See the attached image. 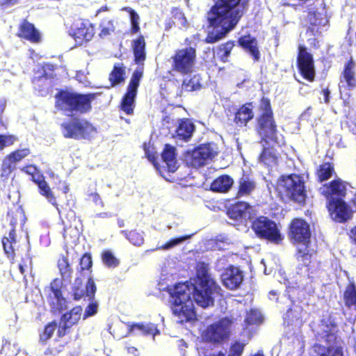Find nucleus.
Wrapping results in <instances>:
<instances>
[{
	"label": "nucleus",
	"mask_w": 356,
	"mask_h": 356,
	"mask_svg": "<svg viewBox=\"0 0 356 356\" xmlns=\"http://www.w3.org/2000/svg\"><path fill=\"white\" fill-rule=\"evenodd\" d=\"M220 287L209 273L208 264L198 262L196 265V277L194 283H179L170 289L173 314L178 321H192L195 319L193 300L202 307H207L213 303V296Z\"/></svg>",
	"instance_id": "f257e3e1"
},
{
	"label": "nucleus",
	"mask_w": 356,
	"mask_h": 356,
	"mask_svg": "<svg viewBox=\"0 0 356 356\" xmlns=\"http://www.w3.org/2000/svg\"><path fill=\"white\" fill-rule=\"evenodd\" d=\"M243 6L232 5L229 0H218L207 13V20L214 32L209 35L208 42H215L224 37L238 23L243 14Z\"/></svg>",
	"instance_id": "f03ea898"
},
{
	"label": "nucleus",
	"mask_w": 356,
	"mask_h": 356,
	"mask_svg": "<svg viewBox=\"0 0 356 356\" xmlns=\"http://www.w3.org/2000/svg\"><path fill=\"white\" fill-rule=\"evenodd\" d=\"M93 95H79L60 92L56 97V107L66 112L86 113L90 110Z\"/></svg>",
	"instance_id": "7ed1b4c3"
},
{
	"label": "nucleus",
	"mask_w": 356,
	"mask_h": 356,
	"mask_svg": "<svg viewBox=\"0 0 356 356\" xmlns=\"http://www.w3.org/2000/svg\"><path fill=\"white\" fill-rule=\"evenodd\" d=\"M277 190L281 193L298 203H302L305 199V180L302 175L292 174L282 176L277 182Z\"/></svg>",
	"instance_id": "20e7f679"
},
{
	"label": "nucleus",
	"mask_w": 356,
	"mask_h": 356,
	"mask_svg": "<svg viewBox=\"0 0 356 356\" xmlns=\"http://www.w3.org/2000/svg\"><path fill=\"white\" fill-rule=\"evenodd\" d=\"M291 234L295 242L300 243L302 248L298 247V259L305 266H308L311 255L308 254L307 245L310 238V231L308 224L303 220L296 219L292 222Z\"/></svg>",
	"instance_id": "39448f33"
},
{
	"label": "nucleus",
	"mask_w": 356,
	"mask_h": 356,
	"mask_svg": "<svg viewBox=\"0 0 356 356\" xmlns=\"http://www.w3.org/2000/svg\"><path fill=\"white\" fill-rule=\"evenodd\" d=\"M233 321L225 317L208 326L202 332L203 340L214 343H220L229 338Z\"/></svg>",
	"instance_id": "423d86ee"
},
{
	"label": "nucleus",
	"mask_w": 356,
	"mask_h": 356,
	"mask_svg": "<svg viewBox=\"0 0 356 356\" xmlns=\"http://www.w3.org/2000/svg\"><path fill=\"white\" fill-rule=\"evenodd\" d=\"M218 147L214 143L202 145L187 152L185 161L189 166L200 168L205 165L218 154Z\"/></svg>",
	"instance_id": "0eeeda50"
},
{
	"label": "nucleus",
	"mask_w": 356,
	"mask_h": 356,
	"mask_svg": "<svg viewBox=\"0 0 356 356\" xmlns=\"http://www.w3.org/2000/svg\"><path fill=\"white\" fill-rule=\"evenodd\" d=\"M252 229L257 236L276 243L283 238L276 223L265 216L254 219Z\"/></svg>",
	"instance_id": "6e6552de"
},
{
	"label": "nucleus",
	"mask_w": 356,
	"mask_h": 356,
	"mask_svg": "<svg viewBox=\"0 0 356 356\" xmlns=\"http://www.w3.org/2000/svg\"><path fill=\"white\" fill-rule=\"evenodd\" d=\"M172 69L181 74L193 72L196 62V51L189 47L178 49L172 56Z\"/></svg>",
	"instance_id": "1a4fd4ad"
},
{
	"label": "nucleus",
	"mask_w": 356,
	"mask_h": 356,
	"mask_svg": "<svg viewBox=\"0 0 356 356\" xmlns=\"http://www.w3.org/2000/svg\"><path fill=\"white\" fill-rule=\"evenodd\" d=\"M62 132L65 138L81 139L92 136L96 130L86 120L75 119L63 123L62 124Z\"/></svg>",
	"instance_id": "9d476101"
},
{
	"label": "nucleus",
	"mask_w": 356,
	"mask_h": 356,
	"mask_svg": "<svg viewBox=\"0 0 356 356\" xmlns=\"http://www.w3.org/2000/svg\"><path fill=\"white\" fill-rule=\"evenodd\" d=\"M265 111L259 120V134L265 140H269L275 144L280 145L281 140L279 139L276 127L273 120L272 111H270L269 103L265 104Z\"/></svg>",
	"instance_id": "9b49d317"
},
{
	"label": "nucleus",
	"mask_w": 356,
	"mask_h": 356,
	"mask_svg": "<svg viewBox=\"0 0 356 356\" xmlns=\"http://www.w3.org/2000/svg\"><path fill=\"white\" fill-rule=\"evenodd\" d=\"M328 209L332 219L339 222L346 221L352 215L351 209L341 198L332 197L329 202Z\"/></svg>",
	"instance_id": "f8f14e48"
},
{
	"label": "nucleus",
	"mask_w": 356,
	"mask_h": 356,
	"mask_svg": "<svg viewBox=\"0 0 356 356\" xmlns=\"http://www.w3.org/2000/svg\"><path fill=\"white\" fill-rule=\"evenodd\" d=\"M298 64L303 77L310 81H313L315 75L313 58L303 47H299Z\"/></svg>",
	"instance_id": "ddd939ff"
},
{
	"label": "nucleus",
	"mask_w": 356,
	"mask_h": 356,
	"mask_svg": "<svg viewBox=\"0 0 356 356\" xmlns=\"http://www.w3.org/2000/svg\"><path fill=\"white\" fill-rule=\"evenodd\" d=\"M29 148L17 149L8 154L2 163V177H8L15 168V164L22 161L30 154Z\"/></svg>",
	"instance_id": "4468645a"
},
{
	"label": "nucleus",
	"mask_w": 356,
	"mask_h": 356,
	"mask_svg": "<svg viewBox=\"0 0 356 356\" xmlns=\"http://www.w3.org/2000/svg\"><path fill=\"white\" fill-rule=\"evenodd\" d=\"M221 279L226 288L234 290L237 289L243 281L242 272L238 268L231 266L225 269Z\"/></svg>",
	"instance_id": "2eb2a0df"
},
{
	"label": "nucleus",
	"mask_w": 356,
	"mask_h": 356,
	"mask_svg": "<svg viewBox=\"0 0 356 356\" xmlns=\"http://www.w3.org/2000/svg\"><path fill=\"white\" fill-rule=\"evenodd\" d=\"M73 291L75 300H79L81 298L86 296L90 300L93 298L96 292L95 282L92 278H89L86 285L84 286L82 285L81 280L77 278L75 280L74 284Z\"/></svg>",
	"instance_id": "dca6fc26"
},
{
	"label": "nucleus",
	"mask_w": 356,
	"mask_h": 356,
	"mask_svg": "<svg viewBox=\"0 0 356 356\" xmlns=\"http://www.w3.org/2000/svg\"><path fill=\"white\" fill-rule=\"evenodd\" d=\"M82 309L81 307H75L69 312L63 314L61 318L60 324L63 325V327L59 328L58 333L59 337L65 334V330L69 328L76 324L81 318Z\"/></svg>",
	"instance_id": "f3484780"
},
{
	"label": "nucleus",
	"mask_w": 356,
	"mask_h": 356,
	"mask_svg": "<svg viewBox=\"0 0 356 356\" xmlns=\"http://www.w3.org/2000/svg\"><path fill=\"white\" fill-rule=\"evenodd\" d=\"M95 34L94 27L89 23L81 22L77 24L73 33L75 41L81 44L83 41H90Z\"/></svg>",
	"instance_id": "a211bd4d"
},
{
	"label": "nucleus",
	"mask_w": 356,
	"mask_h": 356,
	"mask_svg": "<svg viewBox=\"0 0 356 356\" xmlns=\"http://www.w3.org/2000/svg\"><path fill=\"white\" fill-rule=\"evenodd\" d=\"M319 191L326 197L330 195L338 196V198L344 197L346 191V185L341 180L337 179L332 181L329 186H324L320 188Z\"/></svg>",
	"instance_id": "6ab92c4d"
},
{
	"label": "nucleus",
	"mask_w": 356,
	"mask_h": 356,
	"mask_svg": "<svg viewBox=\"0 0 356 356\" xmlns=\"http://www.w3.org/2000/svg\"><path fill=\"white\" fill-rule=\"evenodd\" d=\"M62 286V281L59 279H55L51 283V293L49 294V302L56 309H60L65 303V300L62 297L60 288Z\"/></svg>",
	"instance_id": "aec40b11"
},
{
	"label": "nucleus",
	"mask_w": 356,
	"mask_h": 356,
	"mask_svg": "<svg viewBox=\"0 0 356 356\" xmlns=\"http://www.w3.org/2000/svg\"><path fill=\"white\" fill-rule=\"evenodd\" d=\"M194 130L195 126L191 121L188 119L181 120L173 136L177 139L187 141L192 136Z\"/></svg>",
	"instance_id": "412c9836"
},
{
	"label": "nucleus",
	"mask_w": 356,
	"mask_h": 356,
	"mask_svg": "<svg viewBox=\"0 0 356 356\" xmlns=\"http://www.w3.org/2000/svg\"><path fill=\"white\" fill-rule=\"evenodd\" d=\"M250 207L246 202H238L228 211V215L231 218L243 220L250 217Z\"/></svg>",
	"instance_id": "4be33fe9"
},
{
	"label": "nucleus",
	"mask_w": 356,
	"mask_h": 356,
	"mask_svg": "<svg viewBox=\"0 0 356 356\" xmlns=\"http://www.w3.org/2000/svg\"><path fill=\"white\" fill-rule=\"evenodd\" d=\"M263 321V316L261 312L257 309H252L246 314L245 319L244 332H247L249 338L252 332V328L250 327L252 325H257Z\"/></svg>",
	"instance_id": "5701e85b"
},
{
	"label": "nucleus",
	"mask_w": 356,
	"mask_h": 356,
	"mask_svg": "<svg viewBox=\"0 0 356 356\" xmlns=\"http://www.w3.org/2000/svg\"><path fill=\"white\" fill-rule=\"evenodd\" d=\"M254 116L252 112V106L251 104H246L242 106L236 112L234 122L239 126H245L249 120Z\"/></svg>",
	"instance_id": "b1692460"
},
{
	"label": "nucleus",
	"mask_w": 356,
	"mask_h": 356,
	"mask_svg": "<svg viewBox=\"0 0 356 356\" xmlns=\"http://www.w3.org/2000/svg\"><path fill=\"white\" fill-rule=\"evenodd\" d=\"M162 159L167 165L168 171L173 172L177 169V161L176 159L175 148L174 147L165 145L162 154Z\"/></svg>",
	"instance_id": "393cba45"
},
{
	"label": "nucleus",
	"mask_w": 356,
	"mask_h": 356,
	"mask_svg": "<svg viewBox=\"0 0 356 356\" xmlns=\"http://www.w3.org/2000/svg\"><path fill=\"white\" fill-rule=\"evenodd\" d=\"M234 184L233 179L228 175H222L216 178L211 185V189L215 192L226 193Z\"/></svg>",
	"instance_id": "a878e982"
},
{
	"label": "nucleus",
	"mask_w": 356,
	"mask_h": 356,
	"mask_svg": "<svg viewBox=\"0 0 356 356\" xmlns=\"http://www.w3.org/2000/svg\"><path fill=\"white\" fill-rule=\"evenodd\" d=\"M132 47L136 63L138 64L143 63L146 58L145 41L144 37L140 35L136 40H134Z\"/></svg>",
	"instance_id": "bb28decb"
},
{
	"label": "nucleus",
	"mask_w": 356,
	"mask_h": 356,
	"mask_svg": "<svg viewBox=\"0 0 356 356\" xmlns=\"http://www.w3.org/2000/svg\"><path fill=\"white\" fill-rule=\"evenodd\" d=\"M256 188L255 181L248 176L243 175L238 181V197L249 195Z\"/></svg>",
	"instance_id": "cd10ccee"
},
{
	"label": "nucleus",
	"mask_w": 356,
	"mask_h": 356,
	"mask_svg": "<svg viewBox=\"0 0 356 356\" xmlns=\"http://www.w3.org/2000/svg\"><path fill=\"white\" fill-rule=\"evenodd\" d=\"M19 35L33 42H38L40 38V33L35 29L33 24L27 22L22 24Z\"/></svg>",
	"instance_id": "c85d7f7f"
},
{
	"label": "nucleus",
	"mask_w": 356,
	"mask_h": 356,
	"mask_svg": "<svg viewBox=\"0 0 356 356\" xmlns=\"http://www.w3.org/2000/svg\"><path fill=\"white\" fill-rule=\"evenodd\" d=\"M136 93V90L130 88H127V91L124 96L121 104L122 111H124L127 114H131L133 113Z\"/></svg>",
	"instance_id": "c756f323"
},
{
	"label": "nucleus",
	"mask_w": 356,
	"mask_h": 356,
	"mask_svg": "<svg viewBox=\"0 0 356 356\" xmlns=\"http://www.w3.org/2000/svg\"><path fill=\"white\" fill-rule=\"evenodd\" d=\"M240 45L248 49L254 60H258L259 52L257 46V41L250 35L241 37L238 40Z\"/></svg>",
	"instance_id": "7c9ffc66"
},
{
	"label": "nucleus",
	"mask_w": 356,
	"mask_h": 356,
	"mask_svg": "<svg viewBox=\"0 0 356 356\" xmlns=\"http://www.w3.org/2000/svg\"><path fill=\"white\" fill-rule=\"evenodd\" d=\"M138 331L145 335H152L154 338L156 334H159L157 327L153 323H138L133 325L129 328V332Z\"/></svg>",
	"instance_id": "2f4dec72"
},
{
	"label": "nucleus",
	"mask_w": 356,
	"mask_h": 356,
	"mask_svg": "<svg viewBox=\"0 0 356 356\" xmlns=\"http://www.w3.org/2000/svg\"><path fill=\"white\" fill-rule=\"evenodd\" d=\"M320 329L323 337H332L337 331V323L330 316H325L320 324Z\"/></svg>",
	"instance_id": "473e14b6"
},
{
	"label": "nucleus",
	"mask_w": 356,
	"mask_h": 356,
	"mask_svg": "<svg viewBox=\"0 0 356 356\" xmlns=\"http://www.w3.org/2000/svg\"><path fill=\"white\" fill-rule=\"evenodd\" d=\"M307 17L309 23L314 26H325L328 22L323 10H322V12H318L309 8Z\"/></svg>",
	"instance_id": "72a5a7b5"
},
{
	"label": "nucleus",
	"mask_w": 356,
	"mask_h": 356,
	"mask_svg": "<svg viewBox=\"0 0 356 356\" xmlns=\"http://www.w3.org/2000/svg\"><path fill=\"white\" fill-rule=\"evenodd\" d=\"M355 64L350 60L345 67L343 71V79L348 86L354 87L356 86V79L355 77Z\"/></svg>",
	"instance_id": "f704fd0d"
},
{
	"label": "nucleus",
	"mask_w": 356,
	"mask_h": 356,
	"mask_svg": "<svg viewBox=\"0 0 356 356\" xmlns=\"http://www.w3.org/2000/svg\"><path fill=\"white\" fill-rule=\"evenodd\" d=\"M334 173V166L330 163H323L317 170V176L321 181L330 179Z\"/></svg>",
	"instance_id": "c9c22d12"
},
{
	"label": "nucleus",
	"mask_w": 356,
	"mask_h": 356,
	"mask_svg": "<svg viewBox=\"0 0 356 356\" xmlns=\"http://www.w3.org/2000/svg\"><path fill=\"white\" fill-rule=\"evenodd\" d=\"M259 162L267 166H273L276 164L277 156L273 149L264 148L259 156Z\"/></svg>",
	"instance_id": "e433bc0d"
},
{
	"label": "nucleus",
	"mask_w": 356,
	"mask_h": 356,
	"mask_svg": "<svg viewBox=\"0 0 356 356\" xmlns=\"http://www.w3.org/2000/svg\"><path fill=\"white\" fill-rule=\"evenodd\" d=\"M58 267L63 280L65 281H69L71 278L72 270L70 266L67 259L65 257H62L58 260Z\"/></svg>",
	"instance_id": "4c0bfd02"
},
{
	"label": "nucleus",
	"mask_w": 356,
	"mask_h": 356,
	"mask_svg": "<svg viewBox=\"0 0 356 356\" xmlns=\"http://www.w3.org/2000/svg\"><path fill=\"white\" fill-rule=\"evenodd\" d=\"M40 193L44 196L47 200L53 205H56V200L49 184L44 180L38 185Z\"/></svg>",
	"instance_id": "58836bf2"
},
{
	"label": "nucleus",
	"mask_w": 356,
	"mask_h": 356,
	"mask_svg": "<svg viewBox=\"0 0 356 356\" xmlns=\"http://www.w3.org/2000/svg\"><path fill=\"white\" fill-rule=\"evenodd\" d=\"M302 309L295 305L292 308L289 309L285 314L284 321L287 322L288 324L296 322L298 324V321L301 318Z\"/></svg>",
	"instance_id": "ea45409f"
},
{
	"label": "nucleus",
	"mask_w": 356,
	"mask_h": 356,
	"mask_svg": "<svg viewBox=\"0 0 356 356\" xmlns=\"http://www.w3.org/2000/svg\"><path fill=\"white\" fill-rule=\"evenodd\" d=\"M102 260L104 264L108 268H115L119 265V260L110 250H104L102 253Z\"/></svg>",
	"instance_id": "a19ab883"
},
{
	"label": "nucleus",
	"mask_w": 356,
	"mask_h": 356,
	"mask_svg": "<svg viewBox=\"0 0 356 356\" xmlns=\"http://www.w3.org/2000/svg\"><path fill=\"white\" fill-rule=\"evenodd\" d=\"M122 10L128 12L130 14V19L131 23V32L136 33L140 31L139 21L140 17L136 12L129 7H124Z\"/></svg>",
	"instance_id": "79ce46f5"
},
{
	"label": "nucleus",
	"mask_w": 356,
	"mask_h": 356,
	"mask_svg": "<svg viewBox=\"0 0 356 356\" xmlns=\"http://www.w3.org/2000/svg\"><path fill=\"white\" fill-rule=\"evenodd\" d=\"M201 86L200 79L197 75L193 76L192 78L184 81L182 88L187 91H194L198 90Z\"/></svg>",
	"instance_id": "37998d69"
},
{
	"label": "nucleus",
	"mask_w": 356,
	"mask_h": 356,
	"mask_svg": "<svg viewBox=\"0 0 356 356\" xmlns=\"http://www.w3.org/2000/svg\"><path fill=\"white\" fill-rule=\"evenodd\" d=\"M126 238L134 245H141L143 243V235L136 231H131L129 233L122 232Z\"/></svg>",
	"instance_id": "c03bdc74"
},
{
	"label": "nucleus",
	"mask_w": 356,
	"mask_h": 356,
	"mask_svg": "<svg viewBox=\"0 0 356 356\" xmlns=\"http://www.w3.org/2000/svg\"><path fill=\"white\" fill-rule=\"evenodd\" d=\"M124 74L123 69L115 67L110 75V81L112 82L113 85L120 83L124 79Z\"/></svg>",
	"instance_id": "a18cd8bd"
},
{
	"label": "nucleus",
	"mask_w": 356,
	"mask_h": 356,
	"mask_svg": "<svg viewBox=\"0 0 356 356\" xmlns=\"http://www.w3.org/2000/svg\"><path fill=\"white\" fill-rule=\"evenodd\" d=\"M101 31L99 35L101 37H106L110 35L112 32L114 31V26L111 20H104L102 22L101 25Z\"/></svg>",
	"instance_id": "49530a36"
},
{
	"label": "nucleus",
	"mask_w": 356,
	"mask_h": 356,
	"mask_svg": "<svg viewBox=\"0 0 356 356\" xmlns=\"http://www.w3.org/2000/svg\"><path fill=\"white\" fill-rule=\"evenodd\" d=\"M245 343L235 341L230 347L228 356H241Z\"/></svg>",
	"instance_id": "de8ad7c7"
},
{
	"label": "nucleus",
	"mask_w": 356,
	"mask_h": 356,
	"mask_svg": "<svg viewBox=\"0 0 356 356\" xmlns=\"http://www.w3.org/2000/svg\"><path fill=\"white\" fill-rule=\"evenodd\" d=\"M188 238V236H183V237H179V238H176L172 239L170 241H168V243H166L165 245L158 247L156 248V250H165L171 249V248L175 247L176 245H178L181 243L184 242Z\"/></svg>",
	"instance_id": "09e8293b"
},
{
	"label": "nucleus",
	"mask_w": 356,
	"mask_h": 356,
	"mask_svg": "<svg viewBox=\"0 0 356 356\" xmlns=\"http://www.w3.org/2000/svg\"><path fill=\"white\" fill-rule=\"evenodd\" d=\"M330 350L327 348L315 344L310 350V356H327Z\"/></svg>",
	"instance_id": "8fccbe9b"
},
{
	"label": "nucleus",
	"mask_w": 356,
	"mask_h": 356,
	"mask_svg": "<svg viewBox=\"0 0 356 356\" xmlns=\"http://www.w3.org/2000/svg\"><path fill=\"white\" fill-rule=\"evenodd\" d=\"M233 47V43L227 42L220 48L218 54L223 62H226L227 60V57Z\"/></svg>",
	"instance_id": "3c124183"
},
{
	"label": "nucleus",
	"mask_w": 356,
	"mask_h": 356,
	"mask_svg": "<svg viewBox=\"0 0 356 356\" xmlns=\"http://www.w3.org/2000/svg\"><path fill=\"white\" fill-rule=\"evenodd\" d=\"M16 141V138L12 135H0V150L12 145Z\"/></svg>",
	"instance_id": "603ef678"
},
{
	"label": "nucleus",
	"mask_w": 356,
	"mask_h": 356,
	"mask_svg": "<svg viewBox=\"0 0 356 356\" xmlns=\"http://www.w3.org/2000/svg\"><path fill=\"white\" fill-rule=\"evenodd\" d=\"M141 76H142L141 69L136 70L134 72V73L131 79V81H130L128 88H130L137 90Z\"/></svg>",
	"instance_id": "864d4df0"
},
{
	"label": "nucleus",
	"mask_w": 356,
	"mask_h": 356,
	"mask_svg": "<svg viewBox=\"0 0 356 356\" xmlns=\"http://www.w3.org/2000/svg\"><path fill=\"white\" fill-rule=\"evenodd\" d=\"M56 327V324L55 323H51L49 325H47L45 327L42 334L40 336L41 340L47 341L48 339H49L51 337L52 334L54 333Z\"/></svg>",
	"instance_id": "5fc2aeb1"
},
{
	"label": "nucleus",
	"mask_w": 356,
	"mask_h": 356,
	"mask_svg": "<svg viewBox=\"0 0 356 356\" xmlns=\"http://www.w3.org/2000/svg\"><path fill=\"white\" fill-rule=\"evenodd\" d=\"M98 311V304L96 302H90L85 309V312L83 314V318H86L88 317L94 316L97 313Z\"/></svg>",
	"instance_id": "6e6d98bb"
},
{
	"label": "nucleus",
	"mask_w": 356,
	"mask_h": 356,
	"mask_svg": "<svg viewBox=\"0 0 356 356\" xmlns=\"http://www.w3.org/2000/svg\"><path fill=\"white\" fill-rule=\"evenodd\" d=\"M15 237L16 234L15 229H13L10 232L8 237H5L3 238L2 243L3 245L4 250L6 253L9 252V250H7V243H15L16 242Z\"/></svg>",
	"instance_id": "4d7b16f0"
},
{
	"label": "nucleus",
	"mask_w": 356,
	"mask_h": 356,
	"mask_svg": "<svg viewBox=\"0 0 356 356\" xmlns=\"http://www.w3.org/2000/svg\"><path fill=\"white\" fill-rule=\"evenodd\" d=\"M80 265L82 270L89 269L92 266V258L90 255L85 254L81 259Z\"/></svg>",
	"instance_id": "13d9d810"
},
{
	"label": "nucleus",
	"mask_w": 356,
	"mask_h": 356,
	"mask_svg": "<svg viewBox=\"0 0 356 356\" xmlns=\"http://www.w3.org/2000/svg\"><path fill=\"white\" fill-rule=\"evenodd\" d=\"M144 150L146 154V156L147 157L148 160L152 162L154 165L156 167V153L154 152L153 148L150 149V147H147L146 145H144Z\"/></svg>",
	"instance_id": "bf43d9fd"
},
{
	"label": "nucleus",
	"mask_w": 356,
	"mask_h": 356,
	"mask_svg": "<svg viewBox=\"0 0 356 356\" xmlns=\"http://www.w3.org/2000/svg\"><path fill=\"white\" fill-rule=\"evenodd\" d=\"M175 19L177 21V24H180L181 26L186 27L187 26L186 19L182 13H177L175 15Z\"/></svg>",
	"instance_id": "052dcab7"
},
{
	"label": "nucleus",
	"mask_w": 356,
	"mask_h": 356,
	"mask_svg": "<svg viewBox=\"0 0 356 356\" xmlns=\"http://www.w3.org/2000/svg\"><path fill=\"white\" fill-rule=\"evenodd\" d=\"M32 180L37 184H40L42 181H44V177L40 175L38 172H36L33 176H32Z\"/></svg>",
	"instance_id": "680f3d73"
},
{
	"label": "nucleus",
	"mask_w": 356,
	"mask_h": 356,
	"mask_svg": "<svg viewBox=\"0 0 356 356\" xmlns=\"http://www.w3.org/2000/svg\"><path fill=\"white\" fill-rule=\"evenodd\" d=\"M22 171L33 176L36 172H38L37 168L34 165H29L22 169Z\"/></svg>",
	"instance_id": "e2e57ef3"
},
{
	"label": "nucleus",
	"mask_w": 356,
	"mask_h": 356,
	"mask_svg": "<svg viewBox=\"0 0 356 356\" xmlns=\"http://www.w3.org/2000/svg\"><path fill=\"white\" fill-rule=\"evenodd\" d=\"M332 356H343L342 348L341 347H337L332 353Z\"/></svg>",
	"instance_id": "0e129e2a"
},
{
	"label": "nucleus",
	"mask_w": 356,
	"mask_h": 356,
	"mask_svg": "<svg viewBox=\"0 0 356 356\" xmlns=\"http://www.w3.org/2000/svg\"><path fill=\"white\" fill-rule=\"evenodd\" d=\"M44 81H47V78L45 76L40 77L38 79H35L33 80V83L36 86H40V83H42Z\"/></svg>",
	"instance_id": "69168bd1"
},
{
	"label": "nucleus",
	"mask_w": 356,
	"mask_h": 356,
	"mask_svg": "<svg viewBox=\"0 0 356 356\" xmlns=\"http://www.w3.org/2000/svg\"><path fill=\"white\" fill-rule=\"evenodd\" d=\"M19 0H4L3 3L8 6H13L17 3Z\"/></svg>",
	"instance_id": "338daca9"
},
{
	"label": "nucleus",
	"mask_w": 356,
	"mask_h": 356,
	"mask_svg": "<svg viewBox=\"0 0 356 356\" xmlns=\"http://www.w3.org/2000/svg\"><path fill=\"white\" fill-rule=\"evenodd\" d=\"M351 238L356 244V226L351 230Z\"/></svg>",
	"instance_id": "774afa93"
}]
</instances>
